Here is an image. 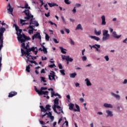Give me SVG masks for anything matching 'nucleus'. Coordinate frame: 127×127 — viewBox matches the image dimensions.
Listing matches in <instances>:
<instances>
[{"instance_id":"obj_5","label":"nucleus","mask_w":127,"mask_h":127,"mask_svg":"<svg viewBox=\"0 0 127 127\" xmlns=\"http://www.w3.org/2000/svg\"><path fill=\"white\" fill-rule=\"evenodd\" d=\"M30 25H31V26H33V27H35V26L38 27L39 26V23H38V22H37V21L35 20V18H33V17L31 18Z\"/></svg>"},{"instance_id":"obj_32","label":"nucleus","mask_w":127,"mask_h":127,"mask_svg":"<svg viewBox=\"0 0 127 127\" xmlns=\"http://www.w3.org/2000/svg\"><path fill=\"white\" fill-rule=\"evenodd\" d=\"M78 29H80L81 30H83V28L82 27V25L81 24H78L76 28V30H78Z\"/></svg>"},{"instance_id":"obj_64","label":"nucleus","mask_w":127,"mask_h":127,"mask_svg":"<svg viewBox=\"0 0 127 127\" xmlns=\"http://www.w3.org/2000/svg\"><path fill=\"white\" fill-rule=\"evenodd\" d=\"M127 38H126V39L123 41V42H124V43H127Z\"/></svg>"},{"instance_id":"obj_50","label":"nucleus","mask_w":127,"mask_h":127,"mask_svg":"<svg viewBox=\"0 0 127 127\" xmlns=\"http://www.w3.org/2000/svg\"><path fill=\"white\" fill-rule=\"evenodd\" d=\"M49 23H50L51 25H55L56 27H57V25L55 23H53L52 21H49Z\"/></svg>"},{"instance_id":"obj_36","label":"nucleus","mask_w":127,"mask_h":127,"mask_svg":"<svg viewBox=\"0 0 127 127\" xmlns=\"http://www.w3.org/2000/svg\"><path fill=\"white\" fill-rule=\"evenodd\" d=\"M76 76H77V73H76V72L71 73L70 74V78H75V77H76Z\"/></svg>"},{"instance_id":"obj_21","label":"nucleus","mask_w":127,"mask_h":127,"mask_svg":"<svg viewBox=\"0 0 127 127\" xmlns=\"http://www.w3.org/2000/svg\"><path fill=\"white\" fill-rule=\"evenodd\" d=\"M106 113H107L108 115L107 117H113V112L110 110H107Z\"/></svg>"},{"instance_id":"obj_31","label":"nucleus","mask_w":127,"mask_h":127,"mask_svg":"<svg viewBox=\"0 0 127 127\" xmlns=\"http://www.w3.org/2000/svg\"><path fill=\"white\" fill-rule=\"evenodd\" d=\"M94 33L96 35H101V33H102V31L101 30L99 31L98 32L97 31V30L95 29Z\"/></svg>"},{"instance_id":"obj_58","label":"nucleus","mask_w":127,"mask_h":127,"mask_svg":"<svg viewBox=\"0 0 127 127\" xmlns=\"http://www.w3.org/2000/svg\"><path fill=\"white\" fill-rule=\"evenodd\" d=\"M50 118V120H51V122H53L54 121V116H51Z\"/></svg>"},{"instance_id":"obj_7","label":"nucleus","mask_w":127,"mask_h":127,"mask_svg":"<svg viewBox=\"0 0 127 127\" xmlns=\"http://www.w3.org/2000/svg\"><path fill=\"white\" fill-rule=\"evenodd\" d=\"M51 72L50 73V75H49V80L50 81H52V80H54V81H56V79H55V72L54 71L51 70Z\"/></svg>"},{"instance_id":"obj_27","label":"nucleus","mask_w":127,"mask_h":127,"mask_svg":"<svg viewBox=\"0 0 127 127\" xmlns=\"http://www.w3.org/2000/svg\"><path fill=\"white\" fill-rule=\"evenodd\" d=\"M48 4L49 5L50 7H52L53 6H58V4L55 3H48Z\"/></svg>"},{"instance_id":"obj_49","label":"nucleus","mask_w":127,"mask_h":127,"mask_svg":"<svg viewBox=\"0 0 127 127\" xmlns=\"http://www.w3.org/2000/svg\"><path fill=\"white\" fill-rule=\"evenodd\" d=\"M45 15L46 17H49L50 16V12H48V13H45Z\"/></svg>"},{"instance_id":"obj_54","label":"nucleus","mask_w":127,"mask_h":127,"mask_svg":"<svg viewBox=\"0 0 127 127\" xmlns=\"http://www.w3.org/2000/svg\"><path fill=\"white\" fill-rule=\"evenodd\" d=\"M82 59L83 61H86L87 60V57L86 56H83L82 58Z\"/></svg>"},{"instance_id":"obj_57","label":"nucleus","mask_w":127,"mask_h":127,"mask_svg":"<svg viewBox=\"0 0 127 127\" xmlns=\"http://www.w3.org/2000/svg\"><path fill=\"white\" fill-rule=\"evenodd\" d=\"M72 12L73 13H76V7H74L72 9Z\"/></svg>"},{"instance_id":"obj_25","label":"nucleus","mask_w":127,"mask_h":127,"mask_svg":"<svg viewBox=\"0 0 127 127\" xmlns=\"http://www.w3.org/2000/svg\"><path fill=\"white\" fill-rule=\"evenodd\" d=\"M60 49L62 53H63V54H66V49H64V48H63V47H60Z\"/></svg>"},{"instance_id":"obj_28","label":"nucleus","mask_w":127,"mask_h":127,"mask_svg":"<svg viewBox=\"0 0 127 127\" xmlns=\"http://www.w3.org/2000/svg\"><path fill=\"white\" fill-rule=\"evenodd\" d=\"M104 107L105 108H113V105L111 104H109L108 103H105L104 104Z\"/></svg>"},{"instance_id":"obj_20","label":"nucleus","mask_w":127,"mask_h":127,"mask_svg":"<svg viewBox=\"0 0 127 127\" xmlns=\"http://www.w3.org/2000/svg\"><path fill=\"white\" fill-rule=\"evenodd\" d=\"M111 95L113 97H115L117 100H120L121 99V96L118 94H116L114 93L113 92H111Z\"/></svg>"},{"instance_id":"obj_8","label":"nucleus","mask_w":127,"mask_h":127,"mask_svg":"<svg viewBox=\"0 0 127 127\" xmlns=\"http://www.w3.org/2000/svg\"><path fill=\"white\" fill-rule=\"evenodd\" d=\"M62 58L63 60H66V61H68L69 62H73V59L70 58L69 56H65L62 55Z\"/></svg>"},{"instance_id":"obj_55","label":"nucleus","mask_w":127,"mask_h":127,"mask_svg":"<svg viewBox=\"0 0 127 127\" xmlns=\"http://www.w3.org/2000/svg\"><path fill=\"white\" fill-rule=\"evenodd\" d=\"M105 59L107 61H109V60H110V59L109 58V56H106L105 57Z\"/></svg>"},{"instance_id":"obj_33","label":"nucleus","mask_w":127,"mask_h":127,"mask_svg":"<svg viewBox=\"0 0 127 127\" xmlns=\"http://www.w3.org/2000/svg\"><path fill=\"white\" fill-rule=\"evenodd\" d=\"M52 109L54 110L55 113H56V114H58V115L60 114V113H58V112H57V110H56V106L53 105L52 106Z\"/></svg>"},{"instance_id":"obj_35","label":"nucleus","mask_w":127,"mask_h":127,"mask_svg":"<svg viewBox=\"0 0 127 127\" xmlns=\"http://www.w3.org/2000/svg\"><path fill=\"white\" fill-rule=\"evenodd\" d=\"M74 104H72V103L69 104V109L70 110V111L73 110V109L74 108Z\"/></svg>"},{"instance_id":"obj_39","label":"nucleus","mask_w":127,"mask_h":127,"mask_svg":"<svg viewBox=\"0 0 127 127\" xmlns=\"http://www.w3.org/2000/svg\"><path fill=\"white\" fill-rule=\"evenodd\" d=\"M61 18L64 24H66V21L65 20V18H64V17L63 16H61Z\"/></svg>"},{"instance_id":"obj_23","label":"nucleus","mask_w":127,"mask_h":127,"mask_svg":"<svg viewBox=\"0 0 127 127\" xmlns=\"http://www.w3.org/2000/svg\"><path fill=\"white\" fill-rule=\"evenodd\" d=\"M59 104V99L58 97H57L55 100H54V106H56V105H58Z\"/></svg>"},{"instance_id":"obj_6","label":"nucleus","mask_w":127,"mask_h":127,"mask_svg":"<svg viewBox=\"0 0 127 127\" xmlns=\"http://www.w3.org/2000/svg\"><path fill=\"white\" fill-rule=\"evenodd\" d=\"M34 90H35V92H36V93H38V95H39L40 96H41V95H48V93H49V92H48L47 91H40L39 90L37 89L36 86H34Z\"/></svg>"},{"instance_id":"obj_13","label":"nucleus","mask_w":127,"mask_h":127,"mask_svg":"<svg viewBox=\"0 0 127 127\" xmlns=\"http://www.w3.org/2000/svg\"><path fill=\"white\" fill-rule=\"evenodd\" d=\"M17 95V93L16 91H11L8 94V98H12V97H14V96H16Z\"/></svg>"},{"instance_id":"obj_12","label":"nucleus","mask_w":127,"mask_h":127,"mask_svg":"<svg viewBox=\"0 0 127 127\" xmlns=\"http://www.w3.org/2000/svg\"><path fill=\"white\" fill-rule=\"evenodd\" d=\"M40 45L41 46V47H42V48H40L39 49V51H43V52H44L45 54H47V49L46 48H45V47L44 46V45H41V44H40Z\"/></svg>"},{"instance_id":"obj_48","label":"nucleus","mask_w":127,"mask_h":127,"mask_svg":"<svg viewBox=\"0 0 127 127\" xmlns=\"http://www.w3.org/2000/svg\"><path fill=\"white\" fill-rule=\"evenodd\" d=\"M46 90H47V87H42L40 90V91H45Z\"/></svg>"},{"instance_id":"obj_10","label":"nucleus","mask_w":127,"mask_h":127,"mask_svg":"<svg viewBox=\"0 0 127 127\" xmlns=\"http://www.w3.org/2000/svg\"><path fill=\"white\" fill-rule=\"evenodd\" d=\"M35 38H37L38 39H40L41 41V36L40 35V33L37 32L33 36H32V40H34Z\"/></svg>"},{"instance_id":"obj_26","label":"nucleus","mask_w":127,"mask_h":127,"mask_svg":"<svg viewBox=\"0 0 127 127\" xmlns=\"http://www.w3.org/2000/svg\"><path fill=\"white\" fill-rule=\"evenodd\" d=\"M85 81H86L87 86H92V83H91V82L90 81L89 79H88V78L85 79Z\"/></svg>"},{"instance_id":"obj_16","label":"nucleus","mask_w":127,"mask_h":127,"mask_svg":"<svg viewBox=\"0 0 127 127\" xmlns=\"http://www.w3.org/2000/svg\"><path fill=\"white\" fill-rule=\"evenodd\" d=\"M101 19H102L101 25H106L107 22H106V17L105 16V15H102L101 16Z\"/></svg>"},{"instance_id":"obj_2","label":"nucleus","mask_w":127,"mask_h":127,"mask_svg":"<svg viewBox=\"0 0 127 127\" xmlns=\"http://www.w3.org/2000/svg\"><path fill=\"white\" fill-rule=\"evenodd\" d=\"M16 31H17L16 34L18 35V40L20 41V42H25L27 40H30V38L29 37L26 36L24 34H21L22 30L19 29V27L17 25H14Z\"/></svg>"},{"instance_id":"obj_17","label":"nucleus","mask_w":127,"mask_h":127,"mask_svg":"<svg viewBox=\"0 0 127 127\" xmlns=\"http://www.w3.org/2000/svg\"><path fill=\"white\" fill-rule=\"evenodd\" d=\"M92 47L93 48H95L96 51H98V52H101V51H100L98 49L101 48V45H98V44H95L94 45H93Z\"/></svg>"},{"instance_id":"obj_19","label":"nucleus","mask_w":127,"mask_h":127,"mask_svg":"<svg viewBox=\"0 0 127 127\" xmlns=\"http://www.w3.org/2000/svg\"><path fill=\"white\" fill-rule=\"evenodd\" d=\"M47 115H48L47 118H50L51 117H52V113L50 112H49V113H46L45 114L41 116L42 118L43 119V118L45 117Z\"/></svg>"},{"instance_id":"obj_22","label":"nucleus","mask_w":127,"mask_h":127,"mask_svg":"<svg viewBox=\"0 0 127 127\" xmlns=\"http://www.w3.org/2000/svg\"><path fill=\"white\" fill-rule=\"evenodd\" d=\"M89 37L92 39H94V40H96V41H99L100 40V38L98 37H96L95 36H89Z\"/></svg>"},{"instance_id":"obj_15","label":"nucleus","mask_w":127,"mask_h":127,"mask_svg":"<svg viewBox=\"0 0 127 127\" xmlns=\"http://www.w3.org/2000/svg\"><path fill=\"white\" fill-rule=\"evenodd\" d=\"M5 31V29L4 28H1L0 29V38H3V33Z\"/></svg>"},{"instance_id":"obj_24","label":"nucleus","mask_w":127,"mask_h":127,"mask_svg":"<svg viewBox=\"0 0 127 127\" xmlns=\"http://www.w3.org/2000/svg\"><path fill=\"white\" fill-rule=\"evenodd\" d=\"M30 66H32V65L29 64L28 66L26 67V71L28 73H29L30 72Z\"/></svg>"},{"instance_id":"obj_9","label":"nucleus","mask_w":127,"mask_h":127,"mask_svg":"<svg viewBox=\"0 0 127 127\" xmlns=\"http://www.w3.org/2000/svg\"><path fill=\"white\" fill-rule=\"evenodd\" d=\"M7 12L9 13V14H11L12 16H13V14L12 13V12L13 11V8L11 7V6L10 5V3H8L7 5Z\"/></svg>"},{"instance_id":"obj_11","label":"nucleus","mask_w":127,"mask_h":127,"mask_svg":"<svg viewBox=\"0 0 127 127\" xmlns=\"http://www.w3.org/2000/svg\"><path fill=\"white\" fill-rule=\"evenodd\" d=\"M29 28H30L31 30H28V33L29 34H33V31H37V29H35L33 28V26H31V25H29L28 27H27V29H29Z\"/></svg>"},{"instance_id":"obj_43","label":"nucleus","mask_w":127,"mask_h":127,"mask_svg":"<svg viewBox=\"0 0 127 127\" xmlns=\"http://www.w3.org/2000/svg\"><path fill=\"white\" fill-rule=\"evenodd\" d=\"M60 72L64 75H65V70L64 69H62L60 71Z\"/></svg>"},{"instance_id":"obj_14","label":"nucleus","mask_w":127,"mask_h":127,"mask_svg":"<svg viewBox=\"0 0 127 127\" xmlns=\"http://www.w3.org/2000/svg\"><path fill=\"white\" fill-rule=\"evenodd\" d=\"M51 97L53 98L54 96H55V97H57V96L59 97V99H61V95H59V94L58 93H56L55 94V92L54 91H51Z\"/></svg>"},{"instance_id":"obj_46","label":"nucleus","mask_w":127,"mask_h":127,"mask_svg":"<svg viewBox=\"0 0 127 127\" xmlns=\"http://www.w3.org/2000/svg\"><path fill=\"white\" fill-rule=\"evenodd\" d=\"M25 8H29V9H30V7H28V4L27 3H25Z\"/></svg>"},{"instance_id":"obj_4","label":"nucleus","mask_w":127,"mask_h":127,"mask_svg":"<svg viewBox=\"0 0 127 127\" xmlns=\"http://www.w3.org/2000/svg\"><path fill=\"white\" fill-rule=\"evenodd\" d=\"M103 35L102 41H107L108 39H110V34H109V31L107 30H103Z\"/></svg>"},{"instance_id":"obj_52","label":"nucleus","mask_w":127,"mask_h":127,"mask_svg":"<svg viewBox=\"0 0 127 127\" xmlns=\"http://www.w3.org/2000/svg\"><path fill=\"white\" fill-rule=\"evenodd\" d=\"M58 67L59 69H63V66H62V64H58Z\"/></svg>"},{"instance_id":"obj_38","label":"nucleus","mask_w":127,"mask_h":127,"mask_svg":"<svg viewBox=\"0 0 127 127\" xmlns=\"http://www.w3.org/2000/svg\"><path fill=\"white\" fill-rule=\"evenodd\" d=\"M64 2L66 3V4H70L71 2L69 0H64Z\"/></svg>"},{"instance_id":"obj_53","label":"nucleus","mask_w":127,"mask_h":127,"mask_svg":"<svg viewBox=\"0 0 127 127\" xmlns=\"http://www.w3.org/2000/svg\"><path fill=\"white\" fill-rule=\"evenodd\" d=\"M1 60H2V58L1 56L0 57V68H1Z\"/></svg>"},{"instance_id":"obj_40","label":"nucleus","mask_w":127,"mask_h":127,"mask_svg":"<svg viewBox=\"0 0 127 127\" xmlns=\"http://www.w3.org/2000/svg\"><path fill=\"white\" fill-rule=\"evenodd\" d=\"M45 38L46 40H47V41H49V38H50V37H49V35H48V34H46Z\"/></svg>"},{"instance_id":"obj_44","label":"nucleus","mask_w":127,"mask_h":127,"mask_svg":"<svg viewBox=\"0 0 127 127\" xmlns=\"http://www.w3.org/2000/svg\"><path fill=\"white\" fill-rule=\"evenodd\" d=\"M48 67L50 68H53V67H56V65L55 64H50L48 65Z\"/></svg>"},{"instance_id":"obj_34","label":"nucleus","mask_w":127,"mask_h":127,"mask_svg":"<svg viewBox=\"0 0 127 127\" xmlns=\"http://www.w3.org/2000/svg\"><path fill=\"white\" fill-rule=\"evenodd\" d=\"M2 47H3V39L0 40V50H1Z\"/></svg>"},{"instance_id":"obj_37","label":"nucleus","mask_w":127,"mask_h":127,"mask_svg":"<svg viewBox=\"0 0 127 127\" xmlns=\"http://www.w3.org/2000/svg\"><path fill=\"white\" fill-rule=\"evenodd\" d=\"M51 107V106H50V105H47L46 106V110H47V111H51V109H50V108Z\"/></svg>"},{"instance_id":"obj_3","label":"nucleus","mask_w":127,"mask_h":127,"mask_svg":"<svg viewBox=\"0 0 127 127\" xmlns=\"http://www.w3.org/2000/svg\"><path fill=\"white\" fill-rule=\"evenodd\" d=\"M30 11L29 10L25 9L24 11H23V13H25L26 17H24V20L20 19V24H22V26L25 25L26 24H30V23H23L25 22V21H27V20H29L30 18H33V15L30 14Z\"/></svg>"},{"instance_id":"obj_1","label":"nucleus","mask_w":127,"mask_h":127,"mask_svg":"<svg viewBox=\"0 0 127 127\" xmlns=\"http://www.w3.org/2000/svg\"><path fill=\"white\" fill-rule=\"evenodd\" d=\"M24 42H21V43H22L21 44V47L23 48V49L26 50V52L24 51L23 49H21V52L22 53V56H23V55H24V56H25L26 58H27V59L26 60V62L27 63H28V61L30 59L29 56H31V55H30V52H31V51H34V50H35V47H32V48H29V45H28V43H27V45L26 46H25V43Z\"/></svg>"},{"instance_id":"obj_45","label":"nucleus","mask_w":127,"mask_h":127,"mask_svg":"<svg viewBox=\"0 0 127 127\" xmlns=\"http://www.w3.org/2000/svg\"><path fill=\"white\" fill-rule=\"evenodd\" d=\"M35 49H36V50L35 51V50H34V51H33V52H35V55H37V53L38 52V50L37 49V47H35Z\"/></svg>"},{"instance_id":"obj_18","label":"nucleus","mask_w":127,"mask_h":127,"mask_svg":"<svg viewBox=\"0 0 127 127\" xmlns=\"http://www.w3.org/2000/svg\"><path fill=\"white\" fill-rule=\"evenodd\" d=\"M112 36L113 37H114V38H117V39H119V38L122 36V35H118L116 31H114L112 33Z\"/></svg>"},{"instance_id":"obj_59","label":"nucleus","mask_w":127,"mask_h":127,"mask_svg":"<svg viewBox=\"0 0 127 127\" xmlns=\"http://www.w3.org/2000/svg\"><path fill=\"white\" fill-rule=\"evenodd\" d=\"M39 122H40V124L41 125H44V124H45V123H44V122H43V121H42L39 120Z\"/></svg>"},{"instance_id":"obj_51","label":"nucleus","mask_w":127,"mask_h":127,"mask_svg":"<svg viewBox=\"0 0 127 127\" xmlns=\"http://www.w3.org/2000/svg\"><path fill=\"white\" fill-rule=\"evenodd\" d=\"M64 30L66 32V33H67V34H69V33H70V30H69L68 29L65 28Z\"/></svg>"},{"instance_id":"obj_29","label":"nucleus","mask_w":127,"mask_h":127,"mask_svg":"<svg viewBox=\"0 0 127 127\" xmlns=\"http://www.w3.org/2000/svg\"><path fill=\"white\" fill-rule=\"evenodd\" d=\"M75 107L76 108L74 109V112H80V107L77 104H75Z\"/></svg>"},{"instance_id":"obj_60","label":"nucleus","mask_w":127,"mask_h":127,"mask_svg":"<svg viewBox=\"0 0 127 127\" xmlns=\"http://www.w3.org/2000/svg\"><path fill=\"white\" fill-rule=\"evenodd\" d=\"M75 87H79V86H80V84L78 82L75 83Z\"/></svg>"},{"instance_id":"obj_61","label":"nucleus","mask_w":127,"mask_h":127,"mask_svg":"<svg viewBox=\"0 0 127 127\" xmlns=\"http://www.w3.org/2000/svg\"><path fill=\"white\" fill-rule=\"evenodd\" d=\"M44 7H45V9H46V10H48V7H47V4H46L44 5Z\"/></svg>"},{"instance_id":"obj_56","label":"nucleus","mask_w":127,"mask_h":127,"mask_svg":"<svg viewBox=\"0 0 127 127\" xmlns=\"http://www.w3.org/2000/svg\"><path fill=\"white\" fill-rule=\"evenodd\" d=\"M53 41H54L55 43H59V42H58V41H57V39L55 38L53 39Z\"/></svg>"},{"instance_id":"obj_47","label":"nucleus","mask_w":127,"mask_h":127,"mask_svg":"<svg viewBox=\"0 0 127 127\" xmlns=\"http://www.w3.org/2000/svg\"><path fill=\"white\" fill-rule=\"evenodd\" d=\"M70 41L71 45H75V42L73 41V40H72V39L70 38Z\"/></svg>"},{"instance_id":"obj_30","label":"nucleus","mask_w":127,"mask_h":127,"mask_svg":"<svg viewBox=\"0 0 127 127\" xmlns=\"http://www.w3.org/2000/svg\"><path fill=\"white\" fill-rule=\"evenodd\" d=\"M40 108L41 110V112H43L44 113H46V112H47V110L45 109V108H44V107H43V106H40Z\"/></svg>"},{"instance_id":"obj_41","label":"nucleus","mask_w":127,"mask_h":127,"mask_svg":"<svg viewBox=\"0 0 127 127\" xmlns=\"http://www.w3.org/2000/svg\"><path fill=\"white\" fill-rule=\"evenodd\" d=\"M41 81L44 82V83H46V80H45V77L41 76Z\"/></svg>"},{"instance_id":"obj_63","label":"nucleus","mask_w":127,"mask_h":127,"mask_svg":"<svg viewBox=\"0 0 127 127\" xmlns=\"http://www.w3.org/2000/svg\"><path fill=\"white\" fill-rule=\"evenodd\" d=\"M41 73H45V70H44V69H42L41 71Z\"/></svg>"},{"instance_id":"obj_42","label":"nucleus","mask_w":127,"mask_h":127,"mask_svg":"<svg viewBox=\"0 0 127 127\" xmlns=\"http://www.w3.org/2000/svg\"><path fill=\"white\" fill-rule=\"evenodd\" d=\"M30 57H31L32 60H34V59H36L37 58V57H38V56H37L36 57L32 56H29V58H30Z\"/></svg>"},{"instance_id":"obj_62","label":"nucleus","mask_w":127,"mask_h":127,"mask_svg":"<svg viewBox=\"0 0 127 127\" xmlns=\"http://www.w3.org/2000/svg\"><path fill=\"white\" fill-rule=\"evenodd\" d=\"M79 101H80V102H81V103L84 102V99H83V98H80Z\"/></svg>"}]
</instances>
